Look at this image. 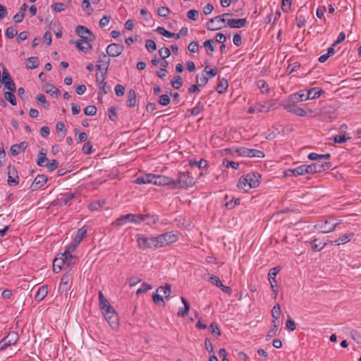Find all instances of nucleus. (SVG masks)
Returning a JSON list of instances; mask_svg holds the SVG:
<instances>
[{"instance_id": "nucleus-12", "label": "nucleus", "mask_w": 361, "mask_h": 361, "mask_svg": "<svg viewBox=\"0 0 361 361\" xmlns=\"http://www.w3.org/2000/svg\"><path fill=\"white\" fill-rule=\"evenodd\" d=\"M8 184L9 185H17L19 183V177L14 166L8 165L7 167Z\"/></svg>"}, {"instance_id": "nucleus-26", "label": "nucleus", "mask_w": 361, "mask_h": 361, "mask_svg": "<svg viewBox=\"0 0 361 361\" xmlns=\"http://www.w3.org/2000/svg\"><path fill=\"white\" fill-rule=\"evenodd\" d=\"M353 233L345 234L335 241H332V240L329 241V243H330L331 245L334 243H336L337 245H343V244H345V243L349 242L351 239V237H353Z\"/></svg>"}, {"instance_id": "nucleus-47", "label": "nucleus", "mask_w": 361, "mask_h": 361, "mask_svg": "<svg viewBox=\"0 0 361 361\" xmlns=\"http://www.w3.org/2000/svg\"><path fill=\"white\" fill-rule=\"evenodd\" d=\"M249 157L262 158L264 157V152L258 149H249Z\"/></svg>"}, {"instance_id": "nucleus-8", "label": "nucleus", "mask_w": 361, "mask_h": 361, "mask_svg": "<svg viewBox=\"0 0 361 361\" xmlns=\"http://www.w3.org/2000/svg\"><path fill=\"white\" fill-rule=\"evenodd\" d=\"M75 32L81 37L80 40H84V42H92L95 39L94 34L87 27L82 25L77 26Z\"/></svg>"}, {"instance_id": "nucleus-16", "label": "nucleus", "mask_w": 361, "mask_h": 361, "mask_svg": "<svg viewBox=\"0 0 361 361\" xmlns=\"http://www.w3.org/2000/svg\"><path fill=\"white\" fill-rule=\"evenodd\" d=\"M305 173H308V167L307 165H301L295 169H289L285 172V176H299L303 175Z\"/></svg>"}, {"instance_id": "nucleus-19", "label": "nucleus", "mask_w": 361, "mask_h": 361, "mask_svg": "<svg viewBox=\"0 0 361 361\" xmlns=\"http://www.w3.org/2000/svg\"><path fill=\"white\" fill-rule=\"evenodd\" d=\"M70 43L71 44H73L75 43V47L80 51H83V52H87L88 51H90V49H92V46L91 44H90V42L88 41H86V42H84V40H78V41H73V40H71L70 41Z\"/></svg>"}, {"instance_id": "nucleus-46", "label": "nucleus", "mask_w": 361, "mask_h": 361, "mask_svg": "<svg viewBox=\"0 0 361 361\" xmlns=\"http://www.w3.org/2000/svg\"><path fill=\"white\" fill-rule=\"evenodd\" d=\"M281 314L280 305L276 303L271 310V316L274 319H279Z\"/></svg>"}, {"instance_id": "nucleus-52", "label": "nucleus", "mask_w": 361, "mask_h": 361, "mask_svg": "<svg viewBox=\"0 0 361 361\" xmlns=\"http://www.w3.org/2000/svg\"><path fill=\"white\" fill-rule=\"evenodd\" d=\"M104 201H94L90 204L89 208L92 211H96L102 207Z\"/></svg>"}, {"instance_id": "nucleus-36", "label": "nucleus", "mask_w": 361, "mask_h": 361, "mask_svg": "<svg viewBox=\"0 0 361 361\" xmlns=\"http://www.w3.org/2000/svg\"><path fill=\"white\" fill-rule=\"evenodd\" d=\"M237 187L240 189L243 190L244 191L247 192L248 191L251 187L249 185V183L247 182L246 178H240L238 183Z\"/></svg>"}, {"instance_id": "nucleus-53", "label": "nucleus", "mask_w": 361, "mask_h": 361, "mask_svg": "<svg viewBox=\"0 0 361 361\" xmlns=\"http://www.w3.org/2000/svg\"><path fill=\"white\" fill-rule=\"evenodd\" d=\"M97 107L94 105L87 106L84 109V113L87 116H94L97 114Z\"/></svg>"}, {"instance_id": "nucleus-58", "label": "nucleus", "mask_w": 361, "mask_h": 361, "mask_svg": "<svg viewBox=\"0 0 361 361\" xmlns=\"http://www.w3.org/2000/svg\"><path fill=\"white\" fill-rule=\"evenodd\" d=\"M51 7L55 12H61L66 9V5L61 2L52 4Z\"/></svg>"}, {"instance_id": "nucleus-39", "label": "nucleus", "mask_w": 361, "mask_h": 361, "mask_svg": "<svg viewBox=\"0 0 361 361\" xmlns=\"http://www.w3.org/2000/svg\"><path fill=\"white\" fill-rule=\"evenodd\" d=\"M28 65L27 68L30 69L36 68L39 65V60L37 57L31 56L27 59Z\"/></svg>"}, {"instance_id": "nucleus-11", "label": "nucleus", "mask_w": 361, "mask_h": 361, "mask_svg": "<svg viewBox=\"0 0 361 361\" xmlns=\"http://www.w3.org/2000/svg\"><path fill=\"white\" fill-rule=\"evenodd\" d=\"M19 336L18 333L15 331H11L8 334L4 337L1 341L0 343L4 348H6L8 346L14 345L18 341Z\"/></svg>"}, {"instance_id": "nucleus-4", "label": "nucleus", "mask_w": 361, "mask_h": 361, "mask_svg": "<svg viewBox=\"0 0 361 361\" xmlns=\"http://www.w3.org/2000/svg\"><path fill=\"white\" fill-rule=\"evenodd\" d=\"M151 183H153L156 185H171V188H176L177 183L171 178L161 176V175H154L152 173Z\"/></svg>"}, {"instance_id": "nucleus-14", "label": "nucleus", "mask_w": 361, "mask_h": 361, "mask_svg": "<svg viewBox=\"0 0 361 361\" xmlns=\"http://www.w3.org/2000/svg\"><path fill=\"white\" fill-rule=\"evenodd\" d=\"M98 62L99 64L97 65V69L103 70L105 71V74H107L109 66L110 63V59L107 56L106 54L102 53L99 57Z\"/></svg>"}, {"instance_id": "nucleus-1", "label": "nucleus", "mask_w": 361, "mask_h": 361, "mask_svg": "<svg viewBox=\"0 0 361 361\" xmlns=\"http://www.w3.org/2000/svg\"><path fill=\"white\" fill-rule=\"evenodd\" d=\"M147 221V224L151 223L155 224L157 221V218L154 216H150L149 214H128L121 216L115 221L112 223V225L116 226H121L124 225L127 222L140 224L142 221Z\"/></svg>"}, {"instance_id": "nucleus-17", "label": "nucleus", "mask_w": 361, "mask_h": 361, "mask_svg": "<svg viewBox=\"0 0 361 361\" xmlns=\"http://www.w3.org/2000/svg\"><path fill=\"white\" fill-rule=\"evenodd\" d=\"M228 26L232 28H240L246 25L247 21L246 18L230 19L226 18Z\"/></svg>"}, {"instance_id": "nucleus-41", "label": "nucleus", "mask_w": 361, "mask_h": 361, "mask_svg": "<svg viewBox=\"0 0 361 361\" xmlns=\"http://www.w3.org/2000/svg\"><path fill=\"white\" fill-rule=\"evenodd\" d=\"M312 249L314 252L320 251L326 245V243H323L322 242H318L317 239H314L311 242Z\"/></svg>"}, {"instance_id": "nucleus-34", "label": "nucleus", "mask_w": 361, "mask_h": 361, "mask_svg": "<svg viewBox=\"0 0 361 361\" xmlns=\"http://www.w3.org/2000/svg\"><path fill=\"white\" fill-rule=\"evenodd\" d=\"M151 177H152V173L145 174L143 176L138 177L135 180V183L137 184L151 183V181H152Z\"/></svg>"}, {"instance_id": "nucleus-49", "label": "nucleus", "mask_w": 361, "mask_h": 361, "mask_svg": "<svg viewBox=\"0 0 361 361\" xmlns=\"http://www.w3.org/2000/svg\"><path fill=\"white\" fill-rule=\"evenodd\" d=\"M82 9L87 12L88 15H91L93 12V8L91 7L90 0H83L82 3Z\"/></svg>"}, {"instance_id": "nucleus-51", "label": "nucleus", "mask_w": 361, "mask_h": 361, "mask_svg": "<svg viewBox=\"0 0 361 361\" xmlns=\"http://www.w3.org/2000/svg\"><path fill=\"white\" fill-rule=\"evenodd\" d=\"M257 86L261 90L262 93H269V88L268 87L267 83L264 80H259L257 82Z\"/></svg>"}, {"instance_id": "nucleus-23", "label": "nucleus", "mask_w": 361, "mask_h": 361, "mask_svg": "<svg viewBox=\"0 0 361 361\" xmlns=\"http://www.w3.org/2000/svg\"><path fill=\"white\" fill-rule=\"evenodd\" d=\"M63 267H65V264L61 256L56 257L53 262V271L59 273Z\"/></svg>"}, {"instance_id": "nucleus-38", "label": "nucleus", "mask_w": 361, "mask_h": 361, "mask_svg": "<svg viewBox=\"0 0 361 361\" xmlns=\"http://www.w3.org/2000/svg\"><path fill=\"white\" fill-rule=\"evenodd\" d=\"M48 161V159L47 158L46 152H44V149H42L38 154V159L37 161V164L39 166H44V163Z\"/></svg>"}, {"instance_id": "nucleus-63", "label": "nucleus", "mask_w": 361, "mask_h": 361, "mask_svg": "<svg viewBox=\"0 0 361 361\" xmlns=\"http://www.w3.org/2000/svg\"><path fill=\"white\" fill-rule=\"evenodd\" d=\"M199 12L197 10L192 9L187 13V17L192 20H195L198 18Z\"/></svg>"}, {"instance_id": "nucleus-62", "label": "nucleus", "mask_w": 361, "mask_h": 361, "mask_svg": "<svg viewBox=\"0 0 361 361\" xmlns=\"http://www.w3.org/2000/svg\"><path fill=\"white\" fill-rule=\"evenodd\" d=\"M126 92V88L122 85H116L115 86V92L118 97L123 96Z\"/></svg>"}, {"instance_id": "nucleus-33", "label": "nucleus", "mask_w": 361, "mask_h": 361, "mask_svg": "<svg viewBox=\"0 0 361 361\" xmlns=\"http://www.w3.org/2000/svg\"><path fill=\"white\" fill-rule=\"evenodd\" d=\"M322 92V90H318L316 87L312 88L307 92L305 99H314L317 98L321 95Z\"/></svg>"}, {"instance_id": "nucleus-15", "label": "nucleus", "mask_w": 361, "mask_h": 361, "mask_svg": "<svg viewBox=\"0 0 361 361\" xmlns=\"http://www.w3.org/2000/svg\"><path fill=\"white\" fill-rule=\"evenodd\" d=\"M47 180L48 178L45 175H37L31 185L32 190L39 189L47 182Z\"/></svg>"}, {"instance_id": "nucleus-27", "label": "nucleus", "mask_w": 361, "mask_h": 361, "mask_svg": "<svg viewBox=\"0 0 361 361\" xmlns=\"http://www.w3.org/2000/svg\"><path fill=\"white\" fill-rule=\"evenodd\" d=\"M99 307L101 311L109 309V307H112L109 301L105 298L102 291L99 292Z\"/></svg>"}, {"instance_id": "nucleus-21", "label": "nucleus", "mask_w": 361, "mask_h": 361, "mask_svg": "<svg viewBox=\"0 0 361 361\" xmlns=\"http://www.w3.org/2000/svg\"><path fill=\"white\" fill-rule=\"evenodd\" d=\"M307 93H295L289 96L288 102L298 103L299 102L305 101L308 99H305Z\"/></svg>"}, {"instance_id": "nucleus-22", "label": "nucleus", "mask_w": 361, "mask_h": 361, "mask_svg": "<svg viewBox=\"0 0 361 361\" xmlns=\"http://www.w3.org/2000/svg\"><path fill=\"white\" fill-rule=\"evenodd\" d=\"M87 232V228L86 226H82L80 229L78 230L77 234L75 236L73 240L75 242V244H80L82 241V238L86 235Z\"/></svg>"}, {"instance_id": "nucleus-28", "label": "nucleus", "mask_w": 361, "mask_h": 361, "mask_svg": "<svg viewBox=\"0 0 361 361\" xmlns=\"http://www.w3.org/2000/svg\"><path fill=\"white\" fill-rule=\"evenodd\" d=\"M204 72H206L207 77H204V85L207 82L209 78L214 77L217 74L216 68H210L209 66H204Z\"/></svg>"}, {"instance_id": "nucleus-42", "label": "nucleus", "mask_w": 361, "mask_h": 361, "mask_svg": "<svg viewBox=\"0 0 361 361\" xmlns=\"http://www.w3.org/2000/svg\"><path fill=\"white\" fill-rule=\"evenodd\" d=\"M308 167V173H315L321 172V166H319V162L316 161L310 165H307Z\"/></svg>"}, {"instance_id": "nucleus-2", "label": "nucleus", "mask_w": 361, "mask_h": 361, "mask_svg": "<svg viewBox=\"0 0 361 361\" xmlns=\"http://www.w3.org/2000/svg\"><path fill=\"white\" fill-rule=\"evenodd\" d=\"M232 16L231 13H224L214 17L207 23V27L210 30H220L226 26V18Z\"/></svg>"}, {"instance_id": "nucleus-56", "label": "nucleus", "mask_w": 361, "mask_h": 361, "mask_svg": "<svg viewBox=\"0 0 361 361\" xmlns=\"http://www.w3.org/2000/svg\"><path fill=\"white\" fill-rule=\"evenodd\" d=\"M238 156L249 157V149L246 147H240L235 151Z\"/></svg>"}, {"instance_id": "nucleus-3", "label": "nucleus", "mask_w": 361, "mask_h": 361, "mask_svg": "<svg viewBox=\"0 0 361 361\" xmlns=\"http://www.w3.org/2000/svg\"><path fill=\"white\" fill-rule=\"evenodd\" d=\"M102 312L106 320L113 329H117L119 326L118 316L113 307H109Z\"/></svg>"}, {"instance_id": "nucleus-50", "label": "nucleus", "mask_w": 361, "mask_h": 361, "mask_svg": "<svg viewBox=\"0 0 361 361\" xmlns=\"http://www.w3.org/2000/svg\"><path fill=\"white\" fill-rule=\"evenodd\" d=\"M165 238L167 245L175 243L178 240L177 235L171 233H165Z\"/></svg>"}, {"instance_id": "nucleus-60", "label": "nucleus", "mask_w": 361, "mask_h": 361, "mask_svg": "<svg viewBox=\"0 0 361 361\" xmlns=\"http://www.w3.org/2000/svg\"><path fill=\"white\" fill-rule=\"evenodd\" d=\"M352 338L361 347V334L356 331L350 332Z\"/></svg>"}, {"instance_id": "nucleus-24", "label": "nucleus", "mask_w": 361, "mask_h": 361, "mask_svg": "<svg viewBox=\"0 0 361 361\" xmlns=\"http://www.w3.org/2000/svg\"><path fill=\"white\" fill-rule=\"evenodd\" d=\"M228 87V83L227 80H226L225 78H222L219 80L216 90L219 94H223L226 92Z\"/></svg>"}, {"instance_id": "nucleus-30", "label": "nucleus", "mask_w": 361, "mask_h": 361, "mask_svg": "<svg viewBox=\"0 0 361 361\" xmlns=\"http://www.w3.org/2000/svg\"><path fill=\"white\" fill-rule=\"evenodd\" d=\"M47 286H42L39 288L37 293L35 295V300L37 301L42 300L47 295Z\"/></svg>"}, {"instance_id": "nucleus-43", "label": "nucleus", "mask_w": 361, "mask_h": 361, "mask_svg": "<svg viewBox=\"0 0 361 361\" xmlns=\"http://www.w3.org/2000/svg\"><path fill=\"white\" fill-rule=\"evenodd\" d=\"M37 103L42 105L44 108L47 109L49 107V104L47 101L45 96L43 94H39L36 97Z\"/></svg>"}, {"instance_id": "nucleus-9", "label": "nucleus", "mask_w": 361, "mask_h": 361, "mask_svg": "<svg viewBox=\"0 0 361 361\" xmlns=\"http://www.w3.org/2000/svg\"><path fill=\"white\" fill-rule=\"evenodd\" d=\"M273 105L274 103L271 101L256 104L248 109V113L254 114L256 112H268L272 108Z\"/></svg>"}, {"instance_id": "nucleus-6", "label": "nucleus", "mask_w": 361, "mask_h": 361, "mask_svg": "<svg viewBox=\"0 0 361 361\" xmlns=\"http://www.w3.org/2000/svg\"><path fill=\"white\" fill-rule=\"evenodd\" d=\"M284 106V109L290 113H293L297 116H305L307 114V112L312 113V109H308L307 111L303 109L302 108H300L295 104V103L292 102H286V104H283Z\"/></svg>"}, {"instance_id": "nucleus-48", "label": "nucleus", "mask_w": 361, "mask_h": 361, "mask_svg": "<svg viewBox=\"0 0 361 361\" xmlns=\"http://www.w3.org/2000/svg\"><path fill=\"white\" fill-rule=\"evenodd\" d=\"M78 244H75V242H73L68 246H67L63 252L61 253V256L71 255V253L76 249Z\"/></svg>"}, {"instance_id": "nucleus-44", "label": "nucleus", "mask_w": 361, "mask_h": 361, "mask_svg": "<svg viewBox=\"0 0 361 361\" xmlns=\"http://www.w3.org/2000/svg\"><path fill=\"white\" fill-rule=\"evenodd\" d=\"M5 99L12 105L16 104V99L13 92H4Z\"/></svg>"}, {"instance_id": "nucleus-45", "label": "nucleus", "mask_w": 361, "mask_h": 361, "mask_svg": "<svg viewBox=\"0 0 361 361\" xmlns=\"http://www.w3.org/2000/svg\"><path fill=\"white\" fill-rule=\"evenodd\" d=\"M171 85L175 89H179L183 85L182 78L179 75L176 76L171 80Z\"/></svg>"}, {"instance_id": "nucleus-59", "label": "nucleus", "mask_w": 361, "mask_h": 361, "mask_svg": "<svg viewBox=\"0 0 361 361\" xmlns=\"http://www.w3.org/2000/svg\"><path fill=\"white\" fill-rule=\"evenodd\" d=\"M214 42L213 39H209L204 41V48L207 49V52L209 54V51L212 52L214 49Z\"/></svg>"}, {"instance_id": "nucleus-57", "label": "nucleus", "mask_w": 361, "mask_h": 361, "mask_svg": "<svg viewBox=\"0 0 361 361\" xmlns=\"http://www.w3.org/2000/svg\"><path fill=\"white\" fill-rule=\"evenodd\" d=\"M151 289H152L151 285H149L147 283H143L142 284V286L137 290L136 294L140 295V294L144 293Z\"/></svg>"}, {"instance_id": "nucleus-55", "label": "nucleus", "mask_w": 361, "mask_h": 361, "mask_svg": "<svg viewBox=\"0 0 361 361\" xmlns=\"http://www.w3.org/2000/svg\"><path fill=\"white\" fill-rule=\"evenodd\" d=\"M170 13L169 8L166 6L159 7L157 10V13L159 16L166 18Z\"/></svg>"}, {"instance_id": "nucleus-13", "label": "nucleus", "mask_w": 361, "mask_h": 361, "mask_svg": "<svg viewBox=\"0 0 361 361\" xmlns=\"http://www.w3.org/2000/svg\"><path fill=\"white\" fill-rule=\"evenodd\" d=\"M124 47L119 44L113 43L106 47V54L111 57H116L121 54Z\"/></svg>"}, {"instance_id": "nucleus-29", "label": "nucleus", "mask_w": 361, "mask_h": 361, "mask_svg": "<svg viewBox=\"0 0 361 361\" xmlns=\"http://www.w3.org/2000/svg\"><path fill=\"white\" fill-rule=\"evenodd\" d=\"M136 105V93L133 89L128 92V99L127 100V106L128 107H134Z\"/></svg>"}, {"instance_id": "nucleus-40", "label": "nucleus", "mask_w": 361, "mask_h": 361, "mask_svg": "<svg viewBox=\"0 0 361 361\" xmlns=\"http://www.w3.org/2000/svg\"><path fill=\"white\" fill-rule=\"evenodd\" d=\"M44 90L45 92L50 93L51 95L56 94V97L59 94V90L51 84H47Z\"/></svg>"}, {"instance_id": "nucleus-7", "label": "nucleus", "mask_w": 361, "mask_h": 361, "mask_svg": "<svg viewBox=\"0 0 361 361\" xmlns=\"http://www.w3.org/2000/svg\"><path fill=\"white\" fill-rule=\"evenodd\" d=\"M280 267H276L271 269L269 272V280L271 284V288L274 299L276 298L278 294L277 281L275 276L280 271Z\"/></svg>"}, {"instance_id": "nucleus-18", "label": "nucleus", "mask_w": 361, "mask_h": 361, "mask_svg": "<svg viewBox=\"0 0 361 361\" xmlns=\"http://www.w3.org/2000/svg\"><path fill=\"white\" fill-rule=\"evenodd\" d=\"M329 221L327 220H325L324 223L322 224H318L314 227L317 229H319L321 232L324 233H327L333 231L336 227L338 225V223H335L331 224L329 226H328Z\"/></svg>"}, {"instance_id": "nucleus-5", "label": "nucleus", "mask_w": 361, "mask_h": 361, "mask_svg": "<svg viewBox=\"0 0 361 361\" xmlns=\"http://www.w3.org/2000/svg\"><path fill=\"white\" fill-rule=\"evenodd\" d=\"M177 183V188H188L195 183V178L190 176V172H183L179 173V178L178 181H176Z\"/></svg>"}, {"instance_id": "nucleus-37", "label": "nucleus", "mask_w": 361, "mask_h": 361, "mask_svg": "<svg viewBox=\"0 0 361 361\" xmlns=\"http://www.w3.org/2000/svg\"><path fill=\"white\" fill-rule=\"evenodd\" d=\"M74 194L71 192L66 193L63 195V197L58 199L57 201L59 202V204L61 205H66L68 204V202L71 200L74 197Z\"/></svg>"}, {"instance_id": "nucleus-64", "label": "nucleus", "mask_w": 361, "mask_h": 361, "mask_svg": "<svg viewBox=\"0 0 361 361\" xmlns=\"http://www.w3.org/2000/svg\"><path fill=\"white\" fill-rule=\"evenodd\" d=\"M17 33L18 32L16 30L13 26L8 27L6 31V37L10 39L14 37L17 35Z\"/></svg>"}, {"instance_id": "nucleus-25", "label": "nucleus", "mask_w": 361, "mask_h": 361, "mask_svg": "<svg viewBox=\"0 0 361 361\" xmlns=\"http://www.w3.org/2000/svg\"><path fill=\"white\" fill-rule=\"evenodd\" d=\"M181 300L184 305V307L180 309L177 314L178 317H184L188 314L190 310V303L183 297H181Z\"/></svg>"}, {"instance_id": "nucleus-54", "label": "nucleus", "mask_w": 361, "mask_h": 361, "mask_svg": "<svg viewBox=\"0 0 361 361\" xmlns=\"http://www.w3.org/2000/svg\"><path fill=\"white\" fill-rule=\"evenodd\" d=\"M145 47L149 52H152L157 49L156 43L152 39H147L146 41Z\"/></svg>"}, {"instance_id": "nucleus-32", "label": "nucleus", "mask_w": 361, "mask_h": 361, "mask_svg": "<svg viewBox=\"0 0 361 361\" xmlns=\"http://www.w3.org/2000/svg\"><path fill=\"white\" fill-rule=\"evenodd\" d=\"M63 261L64 262V264L67 268L71 267L73 264L75 263L76 257L73 256L72 255H67L61 256Z\"/></svg>"}, {"instance_id": "nucleus-20", "label": "nucleus", "mask_w": 361, "mask_h": 361, "mask_svg": "<svg viewBox=\"0 0 361 361\" xmlns=\"http://www.w3.org/2000/svg\"><path fill=\"white\" fill-rule=\"evenodd\" d=\"M260 177L259 173H249L246 176V179L249 183L251 188L257 187L259 184V178Z\"/></svg>"}, {"instance_id": "nucleus-35", "label": "nucleus", "mask_w": 361, "mask_h": 361, "mask_svg": "<svg viewBox=\"0 0 361 361\" xmlns=\"http://www.w3.org/2000/svg\"><path fill=\"white\" fill-rule=\"evenodd\" d=\"M154 239H155V244H156L155 247L156 248L161 247L167 245V243L166 241V238H165V233L159 235L157 237H154Z\"/></svg>"}, {"instance_id": "nucleus-31", "label": "nucleus", "mask_w": 361, "mask_h": 361, "mask_svg": "<svg viewBox=\"0 0 361 361\" xmlns=\"http://www.w3.org/2000/svg\"><path fill=\"white\" fill-rule=\"evenodd\" d=\"M157 293H159L165 298H168L171 293V285L165 284L164 286H159L157 289Z\"/></svg>"}, {"instance_id": "nucleus-61", "label": "nucleus", "mask_w": 361, "mask_h": 361, "mask_svg": "<svg viewBox=\"0 0 361 361\" xmlns=\"http://www.w3.org/2000/svg\"><path fill=\"white\" fill-rule=\"evenodd\" d=\"M209 282L216 286V287H219L220 286H222V283H221V281L220 280V279L216 276H214V275H212V276L209 277Z\"/></svg>"}, {"instance_id": "nucleus-10", "label": "nucleus", "mask_w": 361, "mask_h": 361, "mask_svg": "<svg viewBox=\"0 0 361 361\" xmlns=\"http://www.w3.org/2000/svg\"><path fill=\"white\" fill-rule=\"evenodd\" d=\"M137 243L138 247L142 250L156 248L154 237L147 238L145 236H142L137 238Z\"/></svg>"}]
</instances>
